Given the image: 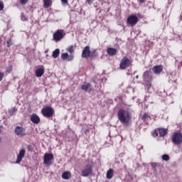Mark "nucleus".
<instances>
[{"label":"nucleus","instance_id":"obj_2","mask_svg":"<svg viewBox=\"0 0 182 182\" xmlns=\"http://www.w3.org/2000/svg\"><path fill=\"white\" fill-rule=\"evenodd\" d=\"M92 165L87 164L85 166H84L83 169L81 171V176L82 177H89L90 174H92Z\"/></svg>","mask_w":182,"mask_h":182},{"label":"nucleus","instance_id":"obj_37","mask_svg":"<svg viewBox=\"0 0 182 182\" xmlns=\"http://www.w3.org/2000/svg\"><path fill=\"white\" fill-rule=\"evenodd\" d=\"M140 4H144L146 2V0H139Z\"/></svg>","mask_w":182,"mask_h":182},{"label":"nucleus","instance_id":"obj_40","mask_svg":"<svg viewBox=\"0 0 182 182\" xmlns=\"http://www.w3.org/2000/svg\"><path fill=\"white\" fill-rule=\"evenodd\" d=\"M155 136H159V132H157V131L156 130H155Z\"/></svg>","mask_w":182,"mask_h":182},{"label":"nucleus","instance_id":"obj_29","mask_svg":"<svg viewBox=\"0 0 182 182\" xmlns=\"http://www.w3.org/2000/svg\"><path fill=\"white\" fill-rule=\"evenodd\" d=\"M27 150H28V151H33V146H32V145H28V146H27Z\"/></svg>","mask_w":182,"mask_h":182},{"label":"nucleus","instance_id":"obj_10","mask_svg":"<svg viewBox=\"0 0 182 182\" xmlns=\"http://www.w3.org/2000/svg\"><path fill=\"white\" fill-rule=\"evenodd\" d=\"M26 150L24 149H21L18 156H17V160L16 161V163L17 164H19V163H21V161H22V159H23V157H25V153H26Z\"/></svg>","mask_w":182,"mask_h":182},{"label":"nucleus","instance_id":"obj_8","mask_svg":"<svg viewBox=\"0 0 182 182\" xmlns=\"http://www.w3.org/2000/svg\"><path fill=\"white\" fill-rule=\"evenodd\" d=\"M92 54L90 53V47L89 46H85L82 50V58L87 59V58H92Z\"/></svg>","mask_w":182,"mask_h":182},{"label":"nucleus","instance_id":"obj_7","mask_svg":"<svg viewBox=\"0 0 182 182\" xmlns=\"http://www.w3.org/2000/svg\"><path fill=\"white\" fill-rule=\"evenodd\" d=\"M137 22H139V18L136 15H132L127 18V23L131 26H134L137 24Z\"/></svg>","mask_w":182,"mask_h":182},{"label":"nucleus","instance_id":"obj_17","mask_svg":"<svg viewBox=\"0 0 182 182\" xmlns=\"http://www.w3.org/2000/svg\"><path fill=\"white\" fill-rule=\"evenodd\" d=\"M50 160H53V155L47 154L44 156V164H49Z\"/></svg>","mask_w":182,"mask_h":182},{"label":"nucleus","instance_id":"obj_13","mask_svg":"<svg viewBox=\"0 0 182 182\" xmlns=\"http://www.w3.org/2000/svg\"><path fill=\"white\" fill-rule=\"evenodd\" d=\"M75 57L73 55H69L68 53H65L61 55V59L63 60H68V62H70V60H72Z\"/></svg>","mask_w":182,"mask_h":182},{"label":"nucleus","instance_id":"obj_34","mask_svg":"<svg viewBox=\"0 0 182 182\" xmlns=\"http://www.w3.org/2000/svg\"><path fill=\"white\" fill-rule=\"evenodd\" d=\"M4 9V2L0 1V11Z\"/></svg>","mask_w":182,"mask_h":182},{"label":"nucleus","instance_id":"obj_33","mask_svg":"<svg viewBox=\"0 0 182 182\" xmlns=\"http://www.w3.org/2000/svg\"><path fill=\"white\" fill-rule=\"evenodd\" d=\"M26 2H28V0H20V4H21V5H25Z\"/></svg>","mask_w":182,"mask_h":182},{"label":"nucleus","instance_id":"obj_15","mask_svg":"<svg viewBox=\"0 0 182 182\" xmlns=\"http://www.w3.org/2000/svg\"><path fill=\"white\" fill-rule=\"evenodd\" d=\"M151 169L154 171V176H157V174L159 173L157 169L160 168V164L157 163H151Z\"/></svg>","mask_w":182,"mask_h":182},{"label":"nucleus","instance_id":"obj_38","mask_svg":"<svg viewBox=\"0 0 182 182\" xmlns=\"http://www.w3.org/2000/svg\"><path fill=\"white\" fill-rule=\"evenodd\" d=\"M62 2H63V4H68V0H61Z\"/></svg>","mask_w":182,"mask_h":182},{"label":"nucleus","instance_id":"obj_22","mask_svg":"<svg viewBox=\"0 0 182 182\" xmlns=\"http://www.w3.org/2000/svg\"><path fill=\"white\" fill-rule=\"evenodd\" d=\"M70 177H72V174L69 171H65L62 174V178H63L64 180H69Z\"/></svg>","mask_w":182,"mask_h":182},{"label":"nucleus","instance_id":"obj_5","mask_svg":"<svg viewBox=\"0 0 182 182\" xmlns=\"http://www.w3.org/2000/svg\"><path fill=\"white\" fill-rule=\"evenodd\" d=\"M172 143L173 144H181L182 134L180 132H176L172 136Z\"/></svg>","mask_w":182,"mask_h":182},{"label":"nucleus","instance_id":"obj_27","mask_svg":"<svg viewBox=\"0 0 182 182\" xmlns=\"http://www.w3.org/2000/svg\"><path fill=\"white\" fill-rule=\"evenodd\" d=\"M162 160H164V161H168V160H170V156L168 154H164L162 156Z\"/></svg>","mask_w":182,"mask_h":182},{"label":"nucleus","instance_id":"obj_3","mask_svg":"<svg viewBox=\"0 0 182 182\" xmlns=\"http://www.w3.org/2000/svg\"><path fill=\"white\" fill-rule=\"evenodd\" d=\"M54 112L55 111H53V108L51 107H46L41 110V113L44 117H52V116H53Z\"/></svg>","mask_w":182,"mask_h":182},{"label":"nucleus","instance_id":"obj_16","mask_svg":"<svg viewBox=\"0 0 182 182\" xmlns=\"http://www.w3.org/2000/svg\"><path fill=\"white\" fill-rule=\"evenodd\" d=\"M144 80H145V82H151V73L150 71L144 72Z\"/></svg>","mask_w":182,"mask_h":182},{"label":"nucleus","instance_id":"obj_41","mask_svg":"<svg viewBox=\"0 0 182 182\" xmlns=\"http://www.w3.org/2000/svg\"><path fill=\"white\" fill-rule=\"evenodd\" d=\"M2 143V137L0 136V144Z\"/></svg>","mask_w":182,"mask_h":182},{"label":"nucleus","instance_id":"obj_32","mask_svg":"<svg viewBox=\"0 0 182 182\" xmlns=\"http://www.w3.org/2000/svg\"><path fill=\"white\" fill-rule=\"evenodd\" d=\"M148 83L146 84V87L149 90V89H150V87H151V82L150 81L147 82Z\"/></svg>","mask_w":182,"mask_h":182},{"label":"nucleus","instance_id":"obj_19","mask_svg":"<svg viewBox=\"0 0 182 182\" xmlns=\"http://www.w3.org/2000/svg\"><path fill=\"white\" fill-rule=\"evenodd\" d=\"M107 52L108 55H109L110 56H114V55H116V53H117V50L116 48H108L107 49Z\"/></svg>","mask_w":182,"mask_h":182},{"label":"nucleus","instance_id":"obj_39","mask_svg":"<svg viewBox=\"0 0 182 182\" xmlns=\"http://www.w3.org/2000/svg\"><path fill=\"white\" fill-rule=\"evenodd\" d=\"M2 128H3V127L0 126V133H2Z\"/></svg>","mask_w":182,"mask_h":182},{"label":"nucleus","instance_id":"obj_11","mask_svg":"<svg viewBox=\"0 0 182 182\" xmlns=\"http://www.w3.org/2000/svg\"><path fill=\"white\" fill-rule=\"evenodd\" d=\"M43 73H45V67H43V65H41L39 68L36 70V77H42Z\"/></svg>","mask_w":182,"mask_h":182},{"label":"nucleus","instance_id":"obj_30","mask_svg":"<svg viewBox=\"0 0 182 182\" xmlns=\"http://www.w3.org/2000/svg\"><path fill=\"white\" fill-rule=\"evenodd\" d=\"M6 72H7L8 73H11L12 72V65H10V66H9V67L7 68Z\"/></svg>","mask_w":182,"mask_h":182},{"label":"nucleus","instance_id":"obj_36","mask_svg":"<svg viewBox=\"0 0 182 182\" xmlns=\"http://www.w3.org/2000/svg\"><path fill=\"white\" fill-rule=\"evenodd\" d=\"M4 79V74L3 73L0 72V82Z\"/></svg>","mask_w":182,"mask_h":182},{"label":"nucleus","instance_id":"obj_20","mask_svg":"<svg viewBox=\"0 0 182 182\" xmlns=\"http://www.w3.org/2000/svg\"><path fill=\"white\" fill-rule=\"evenodd\" d=\"M113 176H114V171L112 168H110L107 172V178L111 180V178H113Z\"/></svg>","mask_w":182,"mask_h":182},{"label":"nucleus","instance_id":"obj_42","mask_svg":"<svg viewBox=\"0 0 182 182\" xmlns=\"http://www.w3.org/2000/svg\"><path fill=\"white\" fill-rule=\"evenodd\" d=\"M136 79H139V75H136Z\"/></svg>","mask_w":182,"mask_h":182},{"label":"nucleus","instance_id":"obj_18","mask_svg":"<svg viewBox=\"0 0 182 182\" xmlns=\"http://www.w3.org/2000/svg\"><path fill=\"white\" fill-rule=\"evenodd\" d=\"M152 70L155 75H158V73H161L163 71V66L161 65H156L152 68Z\"/></svg>","mask_w":182,"mask_h":182},{"label":"nucleus","instance_id":"obj_23","mask_svg":"<svg viewBox=\"0 0 182 182\" xmlns=\"http://www.w3.org/2000/svg\"><path fill=\"white\" fill-rule=\"evenodd\" d=\"M60 53V50H59L58 48L55 49L53 52V58H54V59H56V58H58L59 54Z\"/></svg>","mask_w":182,"mask_h":182},{"label":"nucleus","instance_id":"obj_25","mask_svg":"<svg viewBox=\"0 0 182 182\" xmlns=\"http://www.w3.org/2000/svg\"><path fill=\"white\" fill-rule=\"evenodd\" d=\"M16 112H18V109L16 107H12L11 109H10L9 110V113H10L11 116H14V114H15V113H16Z\"/></svg>","mask_w":182,"mask_h":182},{"label":"nucleus","instance_id":"obj_28","mask_svg":"<svg viewBox=\"0 0 182 182\" xmlns=\"http://www.w3.org/2000/svg\"><path fill=\"white\" fill-rule=\"evenodd\" d=\"M68 52H69V53H72L73 52V46H70L68 48H67Z\"/></svg>","mask_w":182,"mask_h":182},{"label":"nucleus","instance_id":"obj_24","mask_svg":"<svg viewBox=\"0 0 182 182\" xmlns=\"http://www.w3.org/2000/svg\"><path fill=\"white\" fill-rule=\"evenodd\" d=\"M44 8H49L52 5V0H43Z\"/></svg>","mask_w":182,"mask_h":182},{"label":"nucleus","instance_id":"obj_9","mask_svg":"<svg viewBox=\"0 0 182 182\" xmlns=\"http://www.w3.org/2000/svg\"><path fill=\"white\" fill-rule=\"evenodd\" d=\"M14 133L18 137H23V136L26 135V134L25 133V129L23 127H19V126H17L15 128Z\"/></svg>","mask_w":182,"mask_h":182},{"label":"nucleus","instance_id":"obj_35","mask_svg":"<svg viewBox=\"0 0 182 182\" xmlns=\"http://www.w3.org/2000/svg\"><path fill=\"white\" fill-rule=\"evenodd\" d=\"M87 4H89V5H92V4H93V2H95V0H87Z\"/></svg>","mask_w":182,"mask_h":182},{"label":"nucleus","instance_id":"obj_21","mask_svg":"<svg viewBox=\"0 0 182 182\" xmlns=\"http://www.w3.org/2000/svg\"><path fill=\"white\" fill-rule=\"evenodd\" d=\"M158 132L159 133L160 137H163V136H166V134H167V129H166L164 128H159Z\"/></svg>","mask_w":182,"mask_h":182},{"label":"nucleus","instance_id":"obj_4","mask_svg":"<svg viewBox=\"0 0 182 182\" xmlns=\"http://www.w3.org/2000/svg\"><path fill=\"white\" fill-rule=\"evenodd\" d=\"M63 32L65 31L62 29L57 30L56 32H55L53 36V40L55 41V42H59V41H61V39H63V36H65V34H63Z\"/></svg>","mask_w":182,"mask_h":182},{"label":"nucleus","instance_id":"obj_6","mask_svg":"<svg viewBox=\"0 0 182 182\" xmlns=\"http://www.w3.org/2000/svg\"><path fill=\"white\" fill-rule=\"evenodd\" d=\"M130 66V60L127 57H124L120 62L119 68L122 70Z\"/></svg>","mask_w":182,"mask_h":182},{"label":"nucleus","instance_id":"obj_26","mask_svg":"<svg viewBox=\"0 0 182 182\" xmlns=\"http://www.w3.org/2000/svg\"><path fill=\"white\" fill-rule=\"evenodd\" d=\"M142 120L144 122H147V120H149V119H150V115H149V114L145 113L142 117H141Z\"/></svg>","mask_w":182,"mask_h":182},{"label":"nucleus","instance_id":"obj_43","mask_svg":"<svg viewBox=\"0 0 182 182\" xmlns=\"http://www.w3.org/2000/svg\"><path fill=\"white\" fill-rule=\"evenodd\" d=\"M181 114H182V110H181Z\"/></svg>","mask_w":182,"mask_h":182},{"label":"nucleus","instance_id":"obj_31","mask_svg":"<svg viewBox=\"0 0 182 182\" xmlns=\"http://www.w3.org/2000/svg\"><path fill=\"white\" fill-rule=\"evenodd\" d=\"M21 21H26V17H25V14H23V13H21Z\"/></svg>","mask_w":182,"mask_h":182},{"label":"nucleus","instance_id":"obj_12","mask_svg":"<svg viewBox=\"0 0 182 182\" xmlns=\"http://www.w3.org/2000/svg\"><path fill=\"white\" fill-rule=\"evenodd\" d=\"M82 90H84V92H88V93H90L92 92V85L89 82H85L82 85Z\"/></svg>","mask_w":182,"mask_h":182},{"label":"nucleus","instance_id":"obj_14","mask_svg":"<svg viewBox=\"0 0 182 182\" xmlns=\"http://www.w3.org/2000/svg\"><path fill=\"white\" fill-rule=\"evenodd\" d=\"M31 121L32 123H34V124H38L41 122V118H39V116L36 114H33L31 116Z\"/></svg>","mask_w":182,"mask_h":182},{"label":"nucleus","instance_id":"obj_1","mask_svg":"<svg viewBox=\"0 0 182 182\" xmlns=\"http://www.w3.org/2000/svg\"><path fill=\"white\" fill-rule=\"evenodd\" d=\"M117 116L121 123H124V124H129V120H130V115L129 114V112H127L126 110L119 109Z\"/></svg>","mask_w":182,"mask_h":182}]
</instances>
